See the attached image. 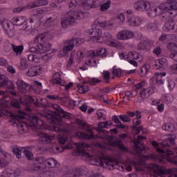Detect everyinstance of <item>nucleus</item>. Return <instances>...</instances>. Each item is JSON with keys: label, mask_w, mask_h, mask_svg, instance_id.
Instances as JSON below:
<instances>
[{"label": "nucleus", "mask_w": 177, "mask_h": 177, "mask_svg": "<svg viewBox=\"0 0 177 177\" xmlns=\"http://www.w3.org/2000/svg\"><path fill=\"white\" fill-rule=\"evenodd\" d=\"M167 13H169V16H170V17H176L177 9L172 8L171 10H169V12H168Z\"/></svg>", "instance_id": "nucleus-62"}, {"label": "nucleus", "mask_w": 177, "mask_h": 177, "mask_svg": "<svg viewBox=\"0 0 177 177\" xmlns=\"http://www.w3.org/2000/svg\"><path fill=\"white\" fill-rule=\"evenodd\" d=\"M174 26H175V24L172 19L169 20L165 24V28L168 31H169V30H174Z\"/></svg>", "instance_id": "nucleus-43"}, {"label": "nucleus", "mask_w": 177, "mask_h": 177, "mask_svg": "<svg viewBox=\"0 0 177 177\" xmlns=\"http://www.w3.org/2000/svg\"><path fill=\"white\" fill-rule=\"evenodd\" d=\"M142 21V20L140 17H131V18H129L127 24L129 26H131V27H136L140 26Z\"/></svg>", "instance_id": "nucleus-20"}, {"label": "nucleus", "mask_w": 177, "mask_h": 177, "mask_svg": "<svg viewBox=\"0 0 177 177\" xmlns=\"http://www.w3.org/2000/svg\"><path fill=\"white\" fill-rule=\"evenodd\" d=\"M104 128H107L106 127V123H104V122H100L98 123L97 128H96V130L99 131V132H100L99 135H100V133H101V135L104 133V131H103V129H104Z\"/></svg>", "instance_id": "nucleus-42"}, {"label": "nucleus", "mask_w": 177, "mask_h": 177, "mask_svg": "<svg viewBox=\"0 0 177 177\" xmlns=\"http://www.w3.org/2000/svg\"><path fill=\"white\" fill-rule=\"evenodd\" d=\"M162 129L163 131H167L168 132H175L176 131V126L171 122L165 123Z\"/></svg>", "instance_id": "nucleus-26"}, {"label": "nucleus", "mask_w": 177, "mask_h": 177, "mask_svg": "<svg viewBox=\"0 0 177 177\" xmlns=\"http://www.w3.org/2000/svg\"><path fill=\"white\" fill-rule=\"evenodd\" d=\"M145 10L147 12V15L149 17H156L158 15H160V13H158V10L157 9V7H151V6H150Z\"/></svg>", "instance_id": "nucleus-25"}, {"label": "nucleus", "mask_w": 177, "mask_h": 177, "mask_svg": "<svg viewBox=\"0 0 177 177\" xmlns=\"http://www.w3.org/2000/svg\"><path fill=\"white\" fill-rule=\"evenodd\" d=\"M39 115L42 117V118H45L50 122V124H54L55 125H62V118H59V116L55 117L50 114L48 113H40Z\"/></svg>", "instance_id": "nucleus-9"}, {"label": "nucleus", "mask_w": 177, "mask_h": 177, "mask_svg": "<svg viewBox=\"0 0 177 177\" xmlns=\"http://www.w3.org/2000/svg\"><path fill=\"white\" fill-rule=\"evenodd\" d=\"M97 138H100V139H106L107 140H113V136H107L106 134H104V133L102 134H97Z\"/></svg>", "instance_id": "nucleus-55"}, {"label": "nucleus", "mask_w": 177, "mask_h": 177, "mask_svg": "<svg viewBox=\"0 0 177 177\" xmlns=\"http://www.w3.org/2000/svg\"><path fill=\"white\" fill-rule=\"evenodd\" d=\"M28 60L32 62V63H39V57L32 53L28 55Z\"/></svg>", "instance_id": "nucleus-34"}, {"label": "nucleus", "mask_w": 177, "mask_h": 177, "mask_svg": "<svg viewBox=\"0 0 177 177\" xmlns=\"http://www.w3.org/2000/svg\"><path fill=\"white\" fill-rule=\"evenodd\" d=\"M103 2H104V0H92L91 8H99V6H100Z\"/></svg>", "instance_id": "nucleus-47"}, {"label": "nucleus", "mask_w": 177, "mask_h": 177, "mask_svg": "<svg viewBox=\"0 0 177 177\" xmlns=\"http://www.w3.org/2000/svg\"><path fill=\"white\" fill-rule=\"evenodd\" d=\"M35 106L37 107H46V106H48V100H46V98H42L41 99L40 102H38L37 100V102Z\"/></svg>", "instance_id": "nucleus-44"}, {"label": "nucleus", "mask_w": 177, "mask_h": 177, "mask_svg": "<svg viewBox=\"0 0 177 177\" xmlns=\"http://www.w3.org/2000/svg\"><path fill=\"white\" fill-rule=\"evenodd\" d=\"M17 86L18 91L21 92V93H27V88H32V85L28 84L26 82L23 81L22 80H18L17 81Z\"/></svg>", "instance_id": "nucleus-16"}, {"label": "nucleus", "mask_w": 177, "mask_h": 177, "mask_svg": "<svg viewBox=\"0 0 177 177\" xmlns=\"http://www.w3.org/2000/svg\"><path fill=\"white\" fill-rule=\"evenodd\" d=\"M19 68L20 70H26V68H28V63H27V61H26V59H21Z\"/></svg>", "instance_id": "nucleus-48"}, {"label": "nucleus", "mask_w": 177, "mask_h": 177, "mask_svg": "<svg viewBox=\"0 0 177 177\" xmlns=\"http://www.w3.org/2000/svg\"><path fill=\"white\" fill-rule=\"evenodd\" d=\"M53 84H57L61 86L64 85V81L60 78V73L57 72L54 74L53 76Z\"/></svg>", "instance_id": "nucleus-28"}, {"label": "nucleus", "mask_w": 177, "mask_h": 177, "mask_svg": "<svg viewBox=\"0 0 177 177\" xmlns=\"http://www.w3.org/2000/svg\"><path fill=\"white\" fill-rule=\"evenodd\" d=\"M140 75H146L147 73H149V67H147V66L144 65L140 68Z\"/></svg>", "instance_id": "nucleus-56"}, {"label": "nucleus", "mask_w": 177, "mask_h": 177, "mask_svg": "<svg viewBox=\"0 0 177 177\" xmlns=\"http://www.w3.org/2000/svg\"><path fill=\"white\" fill-rule=\"evenodd\" d=\"M27 20V18L24 16L15 17L12 19V23L14 26H22Z\"/></svg>", "instance_id": "nucleus-24"}, {"label": "nucleus", "mask_w": 177, "mask_h": 177, "mask_svg": "<svg viewBox=\"0 0 177 177\" xmlns=\"http://www.w3.org/2000/svg\"><path fill=\"white\" fill-rule=\"evenodd\" d=\"M30 124L25 122H19L17 124L18 133L24 135L27 133L30 129H39L44 128L45 123L42 119H39L38 116L33 115L29 118Z\"/></svg>", "instance_id": "nucleus-2"}, {"label": "nucleus", "mask_w": 177, "mask_h": 177, "mask_svg": "<svg viewBox=\"0 0 177 177\" xmlns=\"http://www.w3.org/2000/svg\"><path fill=\"white\" fill-rule=\"evenodd\" d=\"M53 137L46 134L40 133L39 134V143L40 145H48L52 142Z\"/></svg>", "instance_id": "nucleus-19"}, {"label": "nucleus", "mask_w": 177, "mask_h": 177, "mask_svg": "<svg viewBox=\"0 0 177 177\" xmlns=\"http://www.w3.org/2000/svg\"><path fill=\"white\" fill-rule=\"evenodd\" d=\"M1 24H3V28L5 30L6 32H7L8 35L12 37V34H10V32H12V30H10V22L8 21H3L1 22Z\"/></svg>", "instance_id": "nucleus-32"}, {"label": "nucleus", "mask_w": 177, "mask_h": 177, "mask_svg": "<svg viewBox=\"0 0 177 177\" xmlns=\"http://www.w3.org/2000/svg\"><path fill=\"white\" fill-rule=\"evenodd\" d=\"M21 102L24 106H26L27 108H26V110L27 111H31V108H30V106L31 104H37V97H26L24 100H21Z\"/></svg>", "instance_id": "nucleus-13"}, {"label": "nucleus", "mask_w": 177, "mask_h": 177, "mask_svg": "<svg viewBox=\"0 0 177 177\" xmlns=\"http://www.w3.org/2000/svg\"><path fill=\"white\" fill-rule=\"evenodd\" d=\"M150 6H151V3L146 0H140L134 3V9L138 12H145Z\"/></svg>", "instance_id": "nucleus-11"}, {"label": "nucleus", "mask_w": 177, "mask_h": 177, "mask_svg": "<svg viewBox=\"0 0 177 177\" xmlns=\"http://www.w3.org/2000/svg\"><path fill=\"white\" fill-rule=\"evenodd\" d=\"M119 118L123 122H131V118H129L128 115H120Z\"/></svg>", "instance_id": "nucleus-53"}, {"label": "nucleus", "mask_w": 177, "mask_h": 177, "mask_svg": "<svg viewBox=\"0 0 177 177\" xmlns=\"http://www.w3.org/2000/svg\"><path fill=\"white\" fill-rule=\"evenodd\" d=\"M0 88H8V89H14L15 84L9 79L3 75H0Z\"/></svg>", "instance_id": "nucleus-12"}, {"label": "nucleus", "mask_w": 177, "mask_h": 177, "mask_svg": "<svg viewBox=\"0 0 177 177\" xmlns=\"http://www.w3.org/2000/svg\"><path fill=\"white\" fill-rule=\"evenodd\" d=\"M12 50L17 53V55H19L23 52V50L24 49V47L23 46H16L14 44H12Z\"/></svg>", "instance_id": "nucleus-41"}, {"label": "nucleus", "mask_w": 177, "mask_h": 177, "mask_svg": "<svg viewBox=\"0 0 177 177\" xmlns=\"http://www.w3.org/2000/svg\"><path fill=\"white\" fill-rule=\"evenodd\" d=\"M143 139H146V137L142 136H138L136 138L133 140V143L134 144V153L138 156H140L142 154V151H146V147L145 144L142 143V140Z\"/></svg>", "instance_id": "nucleus-7"}, {"label": "nucleus", "mask_w": 177, "mask_h": 177, "mask_svg": "<svg viewBox=\"0 0 177 177\" xmlns=\"http://www.w3.org/2000/svg\"><path fill=\"white\" fill-rule=\"evenodd\" d=\"M160 20L162 21L167 22L168 20H169V13L168 12H164L160 15Z\"/></svg>", "instance_id": "nucleus-52"}, {"label": "nucleus", "mask_w": 177, "mask_h": 177, "mask_svg": "<svg viewBox=\"0 0 177 177\" xmlns=\"http://www.w3.org/2000/svg\"><path fill=\"white\" fill-rule=\"evenodd\" d=\"M110 5H111V1L108 0L106 3L100 5V10L101 12H106L110 9Z\"/></svg>", "instance_id": "nucleus-37"}, {"label": "nucleus", "mask_w": 177, "mask_h": 177, "mask_svg": "<svg viewBox=\"0 0 177 177\" xmlns=\"http://www.w3.org/2000/svg\"><path fill=\"white\" fill-rule=\"evenodd\" d=\"M175 143V140L172 138V137L167 138L165 139L162 142L161 145L162 146V149L158 148L157 152L159 153L160 157L162 158H168L170 156L174 154V152L165 147H169Z\"/></svg>", "instance_id": "nucleus-4"}, {"label": "nucleus", "mask_w": 177, "mask_h": 177, "mask_svg": "<svg viewBox=\"0 0 177 177\" xmlns=\"http://www.w3.org/2000/svg\"><path fill=\"white\" fill-rule=\"evenodd\" d=\"M48 5L46 0H36L30 1L27 4L28 9H34V8H39V6H46Z\"/></svg>", "instance_id": "nucleus-18"}, {"label": "nucleus", "mask_w": 177, "mask_h": 177, "mask_svg": "<svg viewBox=\"0 0 177 177\" xmlns=\"http://www.w3.org/2000/svg\"><path fill=\"white\" fill-rule=\"evenodd\" d=\"M3 115H7V117H14L17 120H23L24 116L19 115H13L12 112L7 111L6 109H0V117H3Z\"/></svg>", "instance_id": "nucleus-21"}, {"label": "nucleus", "mask_w": 177, "mask_h": 177, "mask_svg": "<svg viewBox=\"0 0 177 177\" xmlns=\"http://www.w3.org/2000/svg\"><path fill=\"white\" fill-rule=\"evenodd\" d=\"M25 149L26 148L20 147L16 145L12 148V152L14 153L15 156H16L17 158H20L21 157V152Z\"/></svg>", "instance_id": "nucleus-29"}, {"label": "nucleus", "mask_w": 177, "mask_h": 177, "mask_svg": "<svg viewBox=\"0 0 177 177\" xmlns=\"http://www.w3.org/2000/svg\"><path fill=\"white\" fill-rule=\"evenodd\" d=\"M41 71L42 68L39 66H33L28 68L26 75L28 77H37V75H39L41 74Z\"/></svg>", "instance_id": "nucleus-15"}, {"label": "nucleus", "mask_w": 177, "mask_h": 177, "mask_svg": "<svg viewBox=\"0 0 177 177\" xmlns=\"http://www.w3.org/2000/svg\"><path fill=\"white\" fill-rule=\"evenodd\" d=\"M121 69L115 68V67L113 68V75H115L116 77H121V75L122 74Z\"/></svg>", "instance_id": "nucleus-57"}, {"label": "nucleus", "mask_w": 177, "mask_h": 177, "mask_svg": "<svg viewBox=\"0 0 177 177\" xmlns=\"http://www.w3.org/2000/svg\"><path fill=\"white\" fill-rule=\"evenodd\" d=\"M154 88L153 86L148 87L147 89L143 88L140 93L142 99H147L150 95H153L154 93Z\"/></svg>", "instance_id": "nucleus-22"}, {"label": "nucleus", "mask_w": 177, "mask_h": 177, "mask_svg": "<svg viewBox=\"0 0 177 177\" xmlns=\"http://www.w3.org/2000/svg\"><path fill=\"white\" fill-rule=\"evenodd\" d=\"M153 45L154 41L145 39L144 40H141L140 42L138 44V49L139 50H146L147 48H150V46H153Z\"/></svg>", "instance_id": "nucleus-17"}, {"label": "nucleus", "mask_w": 177, "mask_h": 177, "mask_svg": "<svg viewBox=\"0 0 177 177\" xmlns=\"http://www.w3.org/2000/svg\"><path fill=\"white\" fill-rule=\"evenodd\" d=\"M93 56L99 57H106V48H100L95 51H92Z\"/></svg>", "instance_id": "nucleus-31"}, {"label": "nucleus", "mask_w": 177, "mask_h": 177, "mask_svg": "<svg viewBox=\"0 0 177 177\" xmlns=\"http://www.w3.org/2000/svg\"><path fill=\"white\" fill-rule=\"evenodd\" d=\"M112 121H113V122H115V124H118L116 125L117 128H119L120 129H125V128H128V127L122 124V122H121V121H120V119L118 118V117L117 115H113L112 117Z\"/></svg>", "instance_id": "nucleus-30"}, {"label": "nucleus", "mask_w": 177, "mask_h": 177, "mask_svg": "<svg viewBox=\"0 0 177 177\" xmlns=\"http://www.w3.org/2000/svg\"><path fill=\"white\" fill-rule=\"evenodd\" d=\"M99 82H100V80L96 77H92L90 78L86 83L88 84V85H96V84H99Z\"/></svg>", "instance_id": "nucleus-51"}, {"label": "nucleus", "mask_w": 177, "mask_h": 177, "mask_svg": "<svg viewBox=\"0 0 177 177\" xmlns=\"http://www.w3.org/2000/svg\"><path fill=\"white\" fill-rule=\"evenodd\" d=\"M168 42H175L177 40L176 35L174 34L167 35Z\"/></svg>", "instance_id": "nucleus-59"}, {"label": "nucleus", "mask_w": 177, "mask_h": 177, "mask_svg": "<svg viewBox=\"0 0 177 177\" xmlns=\"http://www.w3.org/2000/svg\"><path fill=\"white\" fill-rule=\"evenodd\" d=\"M103 77L106 84H109L110 80H110V72H109V71H106L104 74Z\"/></svg>", "instance_id": "nucleus-61"}, {"label": "nucleus", "mask_w": 177, "mask_h": 177, "mask_svg": "<svg viewBox=\"0 0 177 177\" xmlns=\"http://www.w3.org/2000/svg\"><path fill=\"white\" fill-rule=\"evenodd\" d=\"M76 124L80 127L87 128L86 131L90 133V135H88L82 131H78L76 133V136H77L78 138H82V139H92V138H93V132L92 131V129H90L91 125L89 124L81 119H76Z\"/></svg>", "instance_id": "nucleus-6"}, {"label": "nucleus", "mask_w": 177, "mask_h": 177, "mask_svg": "<svg viewBox=\"0 0 177 177\" xmlns=\"http://www.w3.org/2000/svg\"><path fill=\"white\" fill-rule=\"evenodd\" d=\"M46 163L48 167H50V168H55L56 167H59V163L53 158L48 159L46 160Z\"/></svg>", "instance_id": "nucleus-39"}, {"label": "nucleus", "mask_w": 177, "mask_h": 177, "mask_svg": "<svg viewBox=\"0 0 177 177\" xmlns=\"http://www.w3.org/2000/svg\"><path fill=\"white\" fill-rule=\"evenodd\" d=\"M159 41L160 42H163L164 44H167L168 41V35L166 34H162L160 37H159Z\"/></svg>", "instance_id": "nucleus-58"}, {"label": "nucleus", "mask_w": 177, "mask_h": 177, "mask_svg": "<svg viewBox=\"0 0 177 177\" xmlns=\"http://www.w3.org/2000/svg\"><path fill=\"white\" fill-rule=\"evenodd\" d=\"M91 145L84 142H80L77 145V150L80 156L82 157H86V158H90L91 164L92 165H97V167H103V165H107L110 169H114V167H117V163L114 162V160L109 156H106L101 154L100 156L93 158V156L89 154V152L86 151V149H89Z\"/></svg>", "instance_id": "nucleus-1"}, {"label": "nucleus", "mask_w": 177, "mask_h": 177, "mask_svg": "<svg viewBox=\"0 0 177 177\" xmlns=\"http://www.w3.org/2000/svg\"><path fill=\"white\" fill-rule=\"evenodd\" d=\"M155 66L156 67H158L159 70H165L167 67H168V62L167 61V59L162 58L160 59H158L155 64Z\"/></svg>", "instance_id": "nucleus-23"}, {"label": "nucleus", "mask_w": 177, "mask_h": 177, "mask_svg": "<svg viewBox=\"0 0 177 177\" xmlns=\"http://www.w3.org/2000/svg\"><path fill=\"white\" fill-rule=\"evenodd\" d=\"M21 104V98H19V100H12L10 102V105L14 109H20Z\"/></svg>", "instance_id": "nucleus-36"}, {"label": "nucleus", "mask_w": 177, "mask_h": 177, "mask_svg": "<svg viewBox=\"0 0 177 177\" xmlns=\"http://www.w3.org/2000/svg\"><path fill=\"white\" fill-rule=\"evenodd\" d=\"M24 153L28 160H32V157H34V154H32V153L24 149Z\"/></svg>", "instance_id": "nucleus-60"}, {"label": "nucleus", "mask_w": 177, "mask_h": 177, "mask_svg": "<svg viewBox=\"0 0 177 177\" xmlns=\"http://www.w3.org/2000/svg\"><path fill=\"white\" fill-rule=\"evenodd\" d=\"M82 16V12H76V11H68L67 14L65 15V18L61 21V26L63 28H66L68 27V26H71V24H74L77 19H80Z\"/></svg>", "instance_id": "nucleus-5"}, {"label": "nucleus", "mask_w": 177, "mask_h": 177, "mask_svg": "<svg viewBox=\"0 0 177 177\" xmlns=\"http://www.w3.org/2000/svg\"><path fill=\"white\" fill-rule=\"evenodd\" d=\"M29 50L31 53H40V55L44 53V51L41 50V47L39 46H37V48L32 46L29 48Z\"/></svg>", "instance_id": "nucleus-45"}, {"label": "nucleus", "mask_w": 177, "mask_h": 177, "mask_svg": "<svg viewBox=\"0 0 177 177\" xmlns=\"http://www.w3.org/2000/svg\"><path fill=\"white\" fill-rule=\"evenodd\" d=\"M89 35H91L93 42H99L100 37H102V30L99 28H93L90 30Z\"/></svg>", "instance_id": "nucleus-14"}, {"label": "nucleus", "mask_w": 177, "mask_h": 177, "mask_svg": "<svg viewBox=\"0 0 177 177\" xmlns=\"http://www.w3.org/2000/svg\"><path fill=\"white\" fill-rule=\"evenodd\" d=\"M40 46V50L43 53H46V52H49L50 50L51 46L48 41H45Z\"/></svg>", "instance_id": "nucleus-33"}, {"label": "nucleus", "mask_w": 177, "mask_h": 177, "mask_svg": "<svg viewBox=\"0 0 177 177\" xmlns=\"http://www.w3.org/2000/svg\"><path fill=\"white\" fill-rule=\"evenodd\" d=\"M80 3L84 9H92V0H80Z\"/></svg>", "instance_id": "nucleus-35"}, {"label": "nucleus", "mask_w": 177, "mask_h": 177, "mask_svg": "<svg viewBox=\"0 0 177 177\" xmlns=\"http://www.w3.org/2000/svg\"><path fill=\"white\" fill-rule=\"evenodd\" d=\"M35 169L42 170L45 168V165L35 162L34 165Z\"/></svg>", "instance_id": "nucleus-64"}, {"label": "nucleus", "mask_w": 177, "mask_h": 177, "mask_svg": "<svg viewBox=\"0 0 177 177\" xmlns=\"http://www.w3.org/2000/svg\"><path fill=\"white\" fill-rule=\"evenodd\" d=\"M75 59L77 63H81L84 59V52L82 50H78L76 53Z\"/></svg>", "instance_id": "nucleus-40"}, {"label": "nucleus", "mask_w": 177, "mask_h": 177, "mask_svg": "<svg viewBox=\"0 0 177 177\" xmlns=\"http://www.w3.org/2000/svg\"><path fill=\"white\" fill-rule=\"evenodd\" d=\"M88 172H89V170L86 167L81 166L69 170L66 176L68 177H80L82 175H88Z\"/></svg>", "instance_id": "nucleus-8"}, {"label": "nucleus", "mask_w": 177, "mask_h": 177, "mask_svg": "<svg viewBox=\"0 0 177 177\" xmlns=\"http://www.w3.org/2000/svg\"><path fill=\"white\" fill-rule=\"evenodd\" d=\"M177 9V2L166 1V10Z\"/></svg>", "instance_id": "nucleus-38"}, {"label": "nucleus", "mask_w": 177, "mask_h": 177, "mask_svg": "<svg viewBox=\"0 0 177 177\" xmlns=\"http://www.w3.org/2000/svg\"><path fill=\"white\" fill-rule=\"evenodd\" d=\"M133 37H135V33L129 30H123L117 34L118 39H120L121 41H127V39L133 38Z\"/></svg>", "instance_id": "nucleus-10"}, {"label": "nucleus", "mask_w": 177, "mask_h": 177, "mask_svg": "<svg viewBox=\"0 0 177 177\" xmlns=\"http://www.w3.org/2000/svg\"><path fill=\"white\" fill-rule=\"evenodd\" d=\"M86 64H87V66H91L93 67H95V66H96L97 64L96 62V60L91 59L86 62Z\"/></svg>", "instance_id": "nucleus-63"}, {"label": "nucleus", "mask_w": 177, "mask_h": 177, "mask_svg": "<svg viewBox=\"0 0 177 177\" xmlns=\"http://www.w3.org/2000/svg\"><path fill=\"white\" fill-rule=\"evenodd\" d=\"M74 56H75V50H73L71 52L69 59L68 61L67 67H71V64L74 63Z\"/></svg>", "instance_id": "nucleus-49"}, {"label": "nucleus", "mask_w": 177, "mask_h": 177, "mask_svg": "<svg viewBox=\"0 0 177 177\" xmlns=\"http://www.w3.org/2000/svg\"><path fill=\"white\" fill-rule=\"evenodd\" d=\"M84 42H85V40L81 38H72L64 41V45L65 46L63 47L62 50H59L60 57L66 56L68 52H71V50L74 49V46H80V45H82Z\"/></svg>", "instance_id": "nucleus-3"}, {"label": "nucleus", "mask_w": 177, "mask_h": 177, "mask_svg": "<svg viewBox=\"0 0 177 177\" xmlns=\"http://www.w3.org/2000/svg\"><path fill=\"white\" fill-rule=\"evenodd\" d=\"M169 70L170 71V74H177V64H174L173 65L170 66Z\"/></svg>", "instance_id": "nucleus-54"}, {"label": "nucleus", "mask_w": 177, "mask_h": 177, "mask_svg": "<svg viewBox=\"0 0 177 177\" xmlns=\"http://www.w3.org/2000/svg\"><path fill=\"white\" fill-rule=\"evenodd\" d=\"M79 93H86L89 91V87L86 85L77 86Z\"/></svg>", "instance_id": "nucleus-46"}, {"label": "nucleus", "mask_w": 177, "mask_h": 177, "mask_svg": "<svg viewBox=\"0 0 177 177\" xmlns=\"http://www.w3.org/2000/svg\"><path fill=\"white\" fill-rule=\"evenodd\" d=\"M121 143H122L121 140L116 141V144L118 145L120 150H121L122 151H124L125 153H128L129 151L128 148H127V147L125 146H123Z\"/></svg>", "instance_id": "nucleus-50"}, {"label": "nucleus", "mask_w": 177, "mask_h": 177, "mask_svg": "<svg viewBox=\"0 0 177 177\" xmlns=\"http://www.w3.org/2000/svg\"><path fill=\"white\" fill-rule=\"evenodd\" d=\"M34 44H39V46L46 42V35L45 34H41L37 35L33 40Z\"/></svg>", "instance_id": "nucleus-27"}]
</instances>
